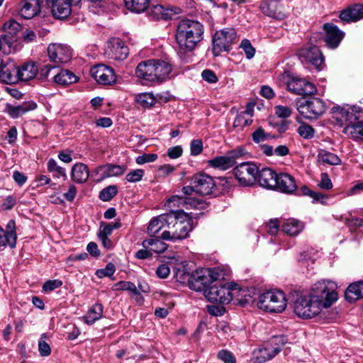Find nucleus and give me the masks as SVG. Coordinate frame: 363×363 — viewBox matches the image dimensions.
<instances>
[{"label": "nucleus", "mask_w": 363, "mask_h": 363, "mask_svg": "<svg viewBox=\"0 0 363 363\" xmlns=\"http://www.w3.org/2000/svg\"><path fill=\"white\" fill-rule=\"evenodd\" d=\"M142 245L144 248H149L152 253H162L167 248V245L164 243L159 237H151L150 239L143 240Z\"/></svg>", "instance_id": "33"}, {"label": "nucleus", "mask_w": 363, "mask_h": 363, "mask_svg": "<svg viewBox=\"0 0 363 363\" xmlns=\"http://www.w3.org/2000/svg\"><path fill=\"white\" fill-rule=\"evenodd\" d=\"M62 281L60 279L48 280L45 281L43 286V291L45 292H50L55 289L60 287Z\"/></svg>", "instance_id": "57"}, {"label": "nucleus", "mask_w": 363, "mask_h": 363, "mask_svg": "<svg viewBox=\"0 0 363 363\" xmlns=\"http://www.w3.org/2000/svg\"><path fill=\"white\" fill-rule=\"evenodd\" d=\"M300 56L306 62L320 70L323 62V56L317 46H309L300 51Z\"/></svg>", "instance_id": "18"}, {"label": "nucleus", "mask_w": 363, "mask_h": 363, "mask_svg": "<svg viewBox=\"0 0 363 363\" xmlns=\"http://www.w3.org/2000/svg\"><path fill=\"white\" fill-rule=\"evenodd\" d=\"M252 122V120L250 118H246L245 114L238 115L234 121L233 125L234 127H245L250 125Z\"/></svg>", "instance_id": "62"}, {"label": "nucleus", "mask_w": 363, "mask_h": 363, "mask_svg": "<svg viewBox=\"0 0 363 363\" xmlns=\"http://www.w3.org/2000/svg\"><path fill=\"white\" fill-rule=\"evenodd\" d=\"M240 48L243 50L247 59H252L255 56V49L249 40L243 39L240 45Z\"/></svg>", "instance_id": "50"}, {"label": "nucleus", "mask_w": 363, "mask_h": 363, "mask_svg": "<svg viewBox=\"0 0 363 363\" xmlns=\"http://www.w3.org/2000/svg\"><path fill=\"white\" fill-rule=\"evenodd\" d=\"M129 53L128 48L120 38H114L107 43L105 54L108 57L115 60H123Z\"/></svg>", "instance_id": "13"}, {"label": "nucleus", "mask_w": 363, "mask_h": 363, "mask_svg": "<svg viewBox=\"0 0 363 363\" xmlns=\"http://www.w3.org/2000/svg\"><path fill=\"white\" fill-rule=\"evenodd\" d=\"M17 235H13L11 233H7L3 228V232L0 233V247L9 246L14 248L16 245Z\"/></svg>", "instance_id": "41"}, {"label": "nucleus", "mask_w": 363, "mask_h": 363, "mask_svg": "<svg viewBox=\"0 0 363 363\" xmlns=\"http://www.w3.org/2000/svg\"><path fill=\"white\" fill-rule=\"evenodd\" d=\"M318 160L319 162L330 165H337L341 162V160L337 155L325 150L319 152Z\"/></svg>", "instance_id": "39"}, {"label": "nucleus", "mask_w": 363, "mask_h": 363, "mask_svg": "<svg viewBox=\"0 0 363 363\" xmlns=\"http://www.w3.org/2000/svg\"><path fill=\"white\" fill-rule=\"evenodd\" d=\"M303 228V223L294 218L288 219L281 225V230L289 236L298 235Z\"/></svg>", "instance_id": "34"}, {"label": "nucleus", "mask_w": 363, "mask_h": 363, "mask_svg": "<svg viewBox=\"0 0 363 363\" xmlns=\"http://www.w3.org/2000/svg\"><path fill=\"white\" fill-rule=\"evenodd\" d=\"M36 107L35 102L28 101L18 105L6 104V111L11 118H17L30 111L35 110Z\"/></svg>", "instance_id": "22"}, {"label": "nucleus", "mask_w": 363, "mask_h": 363, "mask_svg": "<svg viewBox=\"0 0 363 363\" xmlns=\"http://www.w3.org/2000/svg\"><path fill=\"white\" fill-rule=\"evenodd\" d=\"M297 133L304 139H311L314 136L315 130L311 125L303 123L298 128Z\"/></svg>", "instance_id": "47"}, {"label": "nucleus", "mask_w": 363, "mask_h": 363, "mask_svg": "<svg viewBox=\"0 0 363 363\" xmlns=\"http://www.w3.org/2000/svg\"><path fill=\"white\" fill-rule=\"evenodd\" d=\"M54 82L63 86H66L77 81V77L67 69H62L53 77Z\"/></svg>", "instance_id": "35"}, {"label": "nucleus", "mask_w": 363, "mask_h": 363, "mask_svg": "<svg viewBox=\"0 0 363 363\" xmlns=\"http://www.w3.org/2000/svg\"><path fill=\"white\" fill-rule=\"evenodd\" d=\"M48 170L50 172H53L54 176L56 177H62L65 179L67 178L65 169L63 167L59 166L54 159H50L48 160Z\"/></svg>", "instance_id": "45"}, {"label": "nucleus", "mask_w": 363, "mask_h": 363, "mask_svg": "<svg viewBox=\"0 0 363 363\" xmlns=\"http://www.w3.org/2000/svg\"><path fill=\"white\" fill-rule=\"evenodd\" d=\"M252 138L255 143H259L267 140L268 139V134L265 133L262 127H259L252 133Z\"/></svg>", "instance_id": "56"}, {"label": "nucleus", "mask_w": 363, "mask_h": 363, "mask_svg": "<svg viewBox=\"0 0 363 363\" xmlns=\"http://www.w3.org/2000/svg\"><path fill=\"white\" fill-rule=\"evenodd\" d=\"M287 338L284 335L274 336L268 344L273 347H278L279 352L281 350V347L286 343Z\"/></svg>", "instance_id": "55"}, {"label": "nucleus", "mask_w": 363, "mask_h": 363, "mask_svg": "<svg viewBox=\"0 0 363 363\" xmlns=\"http://www.w3.org/2000/svg\"><path fill=\"white\" fill-rule=\"evenodd\" d=\"M92 77L99 84L109 85L116 82L113 69L104 65L94 66L90 70Z\"/></svg>", "instance_id": "15"}, {"label": "nucleus", "mask_w": 363, "mask_h": 363, "mask_svg": "<svg viewBox=\"0 0 363 363\" xmlns=\"http://www.w3.org/2000/svg\"><path fill=\"white\" fill-rule=\"evenodd\" d=\"M201 77L203 80L211 84L216 83L218 80L215 72L211 69H204L201 72Z\"/></svg>", "instance_id": "64"}, {"label": "nucleus", "mask_w": 363, "mask_h": 363, "mask_svg": "<svg viewBox=\"0 0 363 363\" xmlns=\"http://www.w3.org/2000/svg\"><path fill=\"white\" fill-rule=\"evenodd\" d=\"M125 6L130 11L140 13L147 8L150 0H124Z\"/></svg>", "instance_id": "40"}, {"label": "nucleus", "mask_w": 363, "mask_h": 363, "mask_svg": "<svg viewBox=\"0 0 363 363\" xmlns=\"http://www.w3.org/2000/svg\"><path fill=\"white\" fill-rule=\"evenodd\" d=\"M208 269H201L192 273L188 279L191 289L196 291H203L208 289L211 284V278Z\"/></svg>", "instance_id": "14"}, {"label": "nucleus", "mask_w": 363, "mask_h": 363, "mask_svg": "<svg viewBox=\"0 0 363 363\" xmlns=\"http://www.w3.org/2000/svg\"><path fill=\"white\" fill-rule=\"evenodd\" d=\"M3 29L7 35L13 37L21 30V25L16 21L11 19L4 23Z\"/></svg>", "instance_id": "42"}, {"label": "nucleus", "mask_w": 363, "mask_h": 363, "mask_svg": "<svg viewBox=\"0 0 363 363\" xmlns=\"http://www.w3.org/2000/svg\"><path fill=\"white\" fill-rule=\"evenodd\" d=\"M125 170V169L123 166L107 164L98 167L96 169V172L101 174V177L99 179V182H101L108 177L122 175Z\"/></svg>", "instance_id": "25"}, {"label": "nucleus", "mask_w": 363, "mask_h": 363, "mask_svg": "<svg viewBox=\"0 0 363 363\" xmlns=\"http://www.w3.org/2000/svg\"><path fill=\"white\" fill-rule=\"evenodd\" d=\"M279 220L277 218L271 219L269 222L266 224V231L269 235H274L279 231Z\"/></svg>", "instance_id": "58"}, {"label": "nucleus", "mask_w": 363, "mask_h": 363, "mask_svg": "<svg viewBox=\"0 0 363 363\" xmlns=\"http://www.w3.org/2000/svg\"><path fill=\"white\" fill-rule=\"evenodd\" d=\"M233 173L240 185L250 186L257 180L258 167L254 163L243 162L233 169Z\"/></svg>", "instance_id": "8"}, {"label": "nucleus", "mask_w": 363, "mask_h": 363, "mask_svg": "<svg viewBox=\"0 0 363 363\" xmlns=\"http://www.w3.org/2000/svg\"><path fill=\"white\" fill-rule=\"evenodd\" d=\"M299 113L308 119H316L325 111L324 101L313 97L301 104L298 108Z\"/></svg>", "instance_id": "10"}, {"label": "nucleus", "mask_w": 363, "mask_h": 363, "mask_svg": "<svg viewBox=\"0 0 363 363\" xmlns=\"http://www.w3.org/2000/svg\"><path fill=\"white\" fill-rule=\"evenodd\" d=\"M153 13L155 16V18L157 19H164L168 20L172 18V16L169 14L167 10L161 5H155L153 6L152 10Z\"/></svg>", "instance_id": "52"}, {"label": "nucleus", "mask_w": 363, "mask_h": 363, "mask_svg": "<svg viewBox=\"0 0 363 363\" xmlns=\"http://www.w3.org/2000/svg\"><path fill=\"white\" fill-rule=\"evenodd\" d=\"M277 174L274 170L270 168H262V169H258V173L257 174V180L259 184L266 189H273L276 183Z\"/></svg>", "instance_id": "21"}, {"label": "nucleus", "mask_w": 363, "mask_h": 363, "mask_svg": "<svg viewBox=\"0 0 363 363\" xmlns=\"http://www.w3.org/2000/svg\"><path fill=\"white\" fill-rule=\"evenodd\" d=\"M230 289L233 291L235 290L233 287L230 288L225 287L223 285L218 286L214 284L204 290L203 294L208 301L213 303L228 304L233 300V296L235 295Z\"/></svg>", "instance_id": "9"}, {"label": "nucleus", "mask_w": 363, "mask_h": 363, "mask_svg": "<svg viewBox=\"0 0 363 363\" xmlns=\"http://www.w3.org/2000/svg\"><path fill=\"white\" fill-rule=\"evenodd\" d=\"M299 191L300 193L298 194L308 196L311 198H312L315 201H320L323 203L322 199H324L325 198L324 194L317 191H312L306 186H303L302 187H301Z\"/></svg>", "instance_id": "46"}, {"label": "nucleus", "mask_w": 363, "mask_h": 363, "mask_svg": "<svg viewBox=\"0 0 363 363\" xmlns=\"http://www.w3.org/2000/svg\"><path fill=\"white\" fill-rule=\"evenodd\" d=\"M276 186L273 189L279 191L284 194H292L297 190V186L295 179L289 174H278L276 179Z\"/></svg>", "instance_id": "19"}, {"label": "nucleus", "mask_w": 363, "mask_h": 363, "mask_svg": "<svg viewBox=\"0 0 363 363\" xmlns=\"http://www.w3.org/2000/svg\"><path fill=\"white\" fill-rule=\"evenodd\" d=\"M144 175V171L141 169H138L130 172L125 177L126 180L129 182H137L142 179Z\"/></svg>", "instance_id": "59"}, {"label": "nucleus", "mask_w": 363, "mask_h": 363, "mask_svg": "<svg viewBox=\"0 0 363 363\" xmlns=\"http://www.w3.org/2000/svg\"><path fill=\"white\" fill-rule=\"evenodd\" d=\"M191 155L196 156L203 150V142L201 140H193L190 145Z\"/></svg>", "instance_id": "60"}, {"label": "nucleus", "mask_w": 363, "mask_h": 363, "mask_svg": "<svg viewBox=\"0 0 363 363\" xmlns=\"http://www.w3.org/2000/svg\"><path fill=\"white\" fill-rule=\"evenodd\" d=\"M153 60L155 69L154 74L157 78L156 82L161 83L169 78L172 70V65L162 60L153 59Z\"/></svg>", "instance_id": "26"}, {"label": "nucleus", "mask_w": 363, "mask_h": 363, "mask_svg": "<svg viewBox=\"0 0 363 363\" xmlns=\"http://www.w3.org/2000/svg\"><path fill=\"white\" fill-rule=\"evenodd\" d=\"M204 28L198 21L181 20L177 26L175 38L180 52H191L203 39Z\"/></svg>", "instance_id": "3"}, {"label": "nucleus", "mask_w": 363, "mask_h": 363, "mask_svg": "<svg viewBox=\"0 0 363 363\" xmlns=\"http://www.w3.org/2000/svg\"><path fill=\"white\" fill-rule=\"evenodd\" d=\"M154 60H148L140 62L135 69V75L146 82H156V77L155 72Z\"/></svg>", "instance_id": "20"}, {"label": "nucleus", "mask_w": 363, "mask_h": 363, "mask_svg": "<svg viewBox=\"0 0 363 363\" xmlns=\"http://www.w3.org/2000/svg\"><path fill=\"white\" fill-rule=\"evenodd\" d=\"M337 284L332 281L315 283L308 295L301 296L294 302V313L309 319L318 315L323 308H329L337 300Z\"/></svg>", "instance_id": "1"}, {"label": "nucleus", "mask_w": 363, "mask_h": 363, "mask_svg": "<svg viewBox=\"0 0 363 363\" xmlns=\"http://www.w3.org/2000/svg\"><path fill=\"white\" fill-rule=\"evenodd\" d=\"M217 357L224 363H236V358L233 354L228 350H221L217 354Z\"/></svg>", "instance_id": "51"}, {"label": "nucleus", "mask_w": 363, "mask_h": 363, "mask_svg": "<svg viewBox=\"0 0 363 363\" xmlns=\"http://www.w3.org/2000/svg\"><path fill=\"white\" fill-rule=\"evenodd\" d=\"M339 18L345 23L359 21L363 18V4H355L342 11Z\"/></svg>", "instance_id": "24"}, {"label": "nucleus", "mask_w": 363, "mask_h": 363, "mask_svg": "<svg viewBox=\"0 0 363 363\" xmlns=\"http://www.w3.org/2000/svg\"><path fill=\"white\" fill-rule=\"evenodd\" d=\"M274 112L279 118H287L291 116L292 109L288 106L277 105L274 106Z\"/></svg>", "instance_id": "53"}, {"label": "nucleus", "mask_w": 363, "mask_h": 363, "mask_svg": "<svg viewBox=\"0 0 363 363\" xmlns=\"http://www.w3.org/2000/svg\"><path fill=\"white\" fill-rule=\"evenodd\" d=\"M115 272V265L113 263L109 262L108 264H106L105 268L97 269L95 274L97 277L101 279L106 277H111Z\"/></svg>", "instance_id": "49"}, {"label": "nucleus", "mask_w": 363, "mask_h": 363, "mask_svg": "<svg viewBox=\"0 0 363 363\" xmlns=\"http://www.w3.org/2000/svg\"><path fill=\"white\" fill-rule=\"evenodd\" d=\"M40 11L39 0H25L20 10L21 16L26 19H30Z\"/></svg>", "instance_id": "28"}, {"label": "nucleus", "mask_w": 363, "mask_h": 363, "mask_svg": "<svg viewBox=\"0 0 363 363\" xmlns=\"http://www.w3.org/2000/svg\"><path fill=\"white\" fill-rule=\"evenodd\" d=\"M208 165L213 168L221 170H227L234 166L232 160L227 154L223 156H218L208 161Z\"/></svg>", "instance_id": "38"}, {"label": "nucleus", "mask_w": 363, "mask_h": 363, "mask_svg": "<svg viewBox=\"0 0 363 363\" xmlns=\"http://www.w3.org/2000/svg\"><path fill=\"white\" fill-rule=\"evenodd\" d=\"M323 30L325 32V41L330 48H336L345 36V33L333 23H326L323 25Z\"/></svg>", "instance_id": "17"}, {"label": "nucleus", "mask_w": 363, "mask_h": 363, "mask_svg": "<svg viewBox=\"0 0 363 363\" xmlns=\"http://www.w3.org/2000/svg\"><path fill=\"white\" fill-rule=\"evenodd\" d=\"M89 176L88 167L83 163H77L72 168L71 177L72 180L77 184L86 182Z\"/></svg>", "instance_id": "31"}, {"label": "nucleus", "mask_w": 363, "mask_h": 363, "mask_svg": "<svg viewBox=\"0 0 363 363\" xmlns=\"http://www.w3.org/2000/svg\"><path fill=\"white\" fill-rule=\"evenodd\" d=\"M157 159V154H143L136 157V162L138 164L152 162Z\"/></svg>", "instance_id": "63"}, {"label": "nucleus", "mask_w": 363, "mask_h": 363, "mask_svg": "<svg viewBox=\"0 0 363 363\" xmlns=\"http://www.w3.org/2000/svg\"><path fill=\"white\" fill-rule=\"evenodd\" d=\"M184 196L174 195L171 196L167 202L170 206H183L186 208H201L203 203L201 200L191 197L193 192L196 193L194 185L184 186L182 189Z\"/></svg>", "instance_id": "7"}, {"label": "nucleus", "mask_w": 363, "mask_h": 363, "mask_svg": "<svg viewBox=\"0 0 363 363\" xmlns=\"http://www.w3.org/2000/svg\"><path fill=\"white\" fill-rule=\"evenodd\" d=\"M257 306L267 312L281 313L286 307V299L281 291H269L259 295Z\"/></svg>", "instance_id": "5"}, {"label": "nucleus", "mask_w": 363, "mask_h": 363, "mask_svg": "<svg viewBox=\"0 0 363 363\" xmlns=\"http://www.w3.org/2000/svg\"><path fill=\"white\" fill-rule=\"evenodd\" d=\"M278 353V347H273L267 343L264 347L255 350L253 356L257 363H264L274 357Z\"/></svg>", "instance_id": "27"}, {"label": "nucleus", "mask_w": 363, "mask_h": 363, "mask_svg": "<svg viewBox=\"0 0 363 363\" xmlns=\"http://www.w3.org/2000/svg\"><path fill=\"white\" fill-rule=\"evenodd\" d=\"M75 4L71 0H57L55 1L51 7L53 16L57 19H64L71 13V5Z\"/></svg>", "instance_id": "23"}, {"label": "nucleus", "mask_w": 363, "mask_h": 363, "mask_svg": "<svg viewBox=\"0 0 363 363\" xmlns=\"http://www.w3.org/2000/svg\"><path fill=\"white\" fill-rule=\"evenodd\" d=\"M167 229L164 230L160 238L175 242L189 237L193 230V220L183 210L170 211L167 219Z\"/></svg>", "instance_id": "4"}, {"label": "nucleus", "mask_w": 363, "mask_h": 363, "mask_svg": "<svg viewBox=\"0 0 363 363\" xmlns=\"http://www.w3.org/2000/svg\"><path fill=\"white\" fill-rule=\"evenodd\" d=\"M332 117L336 124L344 127L343 133L354 140H363V108L352 106H334Z\"/></svg>", "instance_id": "2"}, {"label": "nucleus", "mask_w": 363, "mask_h": 363, "mask_svg": "<svg viewBox=\"0 0 363 363\" xmlns=\"http://www.w3.org/2000/svg\"><path fill=\"white\" fill-rule=\"evenodd\" d=\"M118 193L116 185H110L103 189L99 193V199L103 201H111Z\"/></svg>", "instance_id": "44"}, {"label": "nucleus", "mask_w": 363, "mask_h": 363, "mask_svg": "<svg viewBox=\"0 0 363 363\" xmlns=\"http://www.w3.org/2000/svg\"><path fill=\"white\" fill-rule=\"evenodd\" d=\"M345 297L349 302H354L363 298V281L350 284L345 292Z\"/></svg>", "instance_id": "32"}, {"label": "nucleus", "mask_w": 363, "mask_h": 363, "mask_svg": "<svg viewBox=\"0 0 363 363\" xmlns=\"http://www.w3.org/2000/svg\"><path fill=\"white\" fill-rule=\"evenodd\" d=\"M137 103L145 108H150L155 104V98L152 94L143 93L136 99Z\"/></svg>", "instance_id": "43"}, {"label": "nucleus", "mask_w": 363, "mask_h": 363, "mask_svg": "<svg viewBox=\"0 0 363 363\" xmlns=\"http://www.w3.org/2000/svg\"><path fill=\"white\" fill-rule=\"evenodd\" d=\"M104 306L101 303H95L82 318L87 325H92L102 317Z\"/></svg>", "instance_id": "37"}, {"label": "nucleus", "mask_w": 363, "mask_h": 363, "mask_svg": "<svg viewBox=\"0 0 363 363\" xmlns=\"http://www.w3.org/2000/svg\"><path fill=\"white\" fill-rule=\"evenodd\" d=\"M286 86L290 92L298 95H311L316 91V88L313 83L301 78L292 79Z\"/></svg>", "instance_id": "16"}, {"label": "nucleus", "mask_w": 363, "mask_h": 363, "mask_svg": "<svg viewBox=\"0 0 363 363\" xmlns=\"http://www.w3.org/2000/svg\"><path fill=\"white\" fill-rule=\"evenodd\" d=\"M48 54L50 60L57 66L69 62L72 57V50L67 45L52 43L48 47Z\"/></svg>", "instance_id": "11"}, {"label": "nucleus", "mask_w": 363, "mask_h": 363, "mask_svg": "<svg viewBox=\"0 0 363 363\" xmlns=\"http://www.w3.org/2000/svg\"><path fill=\"white\" fill-rule=\"evenodd\" d=\"M238 40L237 33L233 28H225L216 31L213 36V55L217 57L222 52L230 51L233 45L235 44Z\"/></svg>", "instance_id": "6"}, {"label": "nucleus", "mask_w": 363, "mask_h": 363, "mask_svg": "<svg viewBox=\"0 0 363 363\" xmlns=\"http://www.w3.org/2000/svg\"><path fill=\"white\" fill-rule=\"evenodd\" d=\"M38 67L34 62H28L19 68V81H28L38 75Z\"/></svg>", "instance_id": "36"}, {"label": "nucleus", "mask_w": 363, "mask_h": 363, "mask_svg": "<svg viewBox=\"0 0 363 363\" xmlns=\"http://www.w3.org/2000/svg\"><path fill=\"white\" fill-rule=\"evenodd\" d=\"M262 12L268 16L278 18L281 16V6L277 0H264L260 4Z\"/></svg>", "instance_id": "30"}, {"label": "nucleus", "mask_w": 363, "mask_h": 363, "mask_svg": "<svg viewBox=\"0 0 363 363\" xmlns=\"http://www.w3.org/2000/svg\"><path fill=\"white\" fill-rule=\"evenodd\" d=\"M169 213L161 214L152 218L148 225L147 233L150 237H155L162 228H167Z\"/></svg>", "instance_id": "29"}, {"label": "nucleus", "mask_w": 363, "mask_h": 363, "mask_svg": "<svg viewBox=\"0 0 363 363\" xmlns=\"http://www.w3.org/2000/svg\"><path fill=\"white\" fill-rule=\"evenodd\" d=\"M318 186L320 189H325V190H328V189H332L333 184H332V182H331L330 179L329 178V176L327 173L323 172L320 174V181L318 184Z\"/></svg>", "instance_id": "61"}, {"label": "nucleus", "mask_w": 363, "mask_h": 363, "mask_svg": "<svg viewBox=\"0 0 363 363\" xmlns=\"http://www.w3.org/2000/svg\"><path fill=\"white\" fill-rule=\"evenodd\" d=\"M223 304H212L207 306V311L209 314L214 316L223 315L225 312V308L223 306Z\"/></svg>", "instance_id": "54"}, {"label": "nucleus", "mask_w": 363, "mask_h": 363, "mask_svg": "<svg viewBox=\"0 0 363 363\" xmlns=\"http://www.w3.org/2000/svg\"><path fill=\"white\" fill-rule=\"evenodd\" d=\"M191 184L194 185L196 194L202 196L211 194L216 188L213 178L203 172L194 175L191 179Z\"/></svg>", "instance_id": "12"}, {"label": "nucleus", "mask_w": 363, "mask_h": 363, "mask_svg": "<svg viewBox=\"0 0 363 363\" xmlns=\"http://www.w3.org/2000/svg\"><path fill=\"white\" fill-rule=\"evenodd\" d=\"M116 289L125 290L131 292L133 295H139L138 290L134 283L121 281L116 284Z\"/></svg>", "instance_id": "48"}]
</instances>
